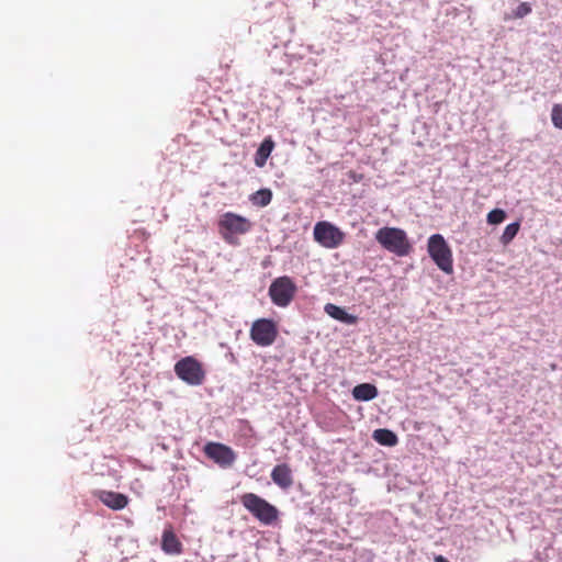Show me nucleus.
Here are the masks:
<instances>
[{"mask_svg": "<svg viewBox=\"0 0 562 562\" xmlns=\"http://www.w3.org/2000/svg\"><path fill=\"white\" fill-rule=\"evenodd\" d=\"M272 481L281 488L286 490L293 484V476L291 468L285 464H278L271 472Z\"/></svg>", "mask_w": 562, "mask_h": 562, "instance_id": "obj_12", "label": "nucleus"}, {"mask_svg": "<svg viewBox=\"0 0 562 562\" xmlns=\"http://www.w3.org/2000/svg\"><path fill=\"white\" fill-rule=\"evenodd\" d=\"M506 218V212L502 209H494L487 214V223L491 225H497L504 222Z\"/></svg>", "mask_w": 562, "mask_h": 562, "instance_id": "obj_19", "label": "nucleus"}, {"mask_svg": "<svg viewBox=\"0 0 562 562\" xmlns=\"http://www.w3.org/2000/svg\"><path fill=\"white\" fill-rule=\"evenodd\" d=\"M551 121L554 127L562 130V104H553L551 111Z\"/></svg>", "mask_w": 562, "mask_h": 562, "instance_id": "obj_20", "label": "nucleus"}, {"mask_svg": "<svg viewBox=\"0 0 562 562\" xmlns=\"http://www.w3.org/2000/svg\"><path fill=\"white\" fill-rule=\"evenodd\" d=\"M251 203L258 207L267 206L272 200V191L270 189H260L249 196Z\"/></svg>", "mask_w": 562, "mask_h": 562, "instance_id": "obj_17", "label": "nucleus"}, {"mask_svg": "<svg viewBox=\"0 0 562 562\" xmlns=\"http://www.w3.org/2000/svg\"><path fill=\"white\" fill-rule=\"evenodd\" d=\"M372 437L382 446L393 447L397 443V436L392 430L385 428L374 430Z\"/></svg>", "mask_w": 562, "mask_h": 562, "instance_id": "obj_16", "label": "nucleus"}, {"mask_svg": "<svg viewBox=\"0 0 562 562\" xmlns=\"http://www.w3.org/2000/svg\"><path fill=\"white\" fill-rule=\"evenodd\" d=\"M313 236L322 247L335 249L339 247L345 239V233L330 222L321 221L314 226Z\"/></svg>", "mask_w": 562, "mask_h": 562, "instance_id": "obj_5", "label": "nucleus"}, {"mask_svg": "<svg viewBox=\"0 0 562 562\" xmlns=\"http://www.w3.org/2000/svg\"><path fill=\"white\" fill-rule=\"evenodd\" d=\"M161 550L166 554L170 555H179L183 551V546L181 541L176 536L171 526H168L164 529L161 536Z\"/></svg>", "mask_w": 562, "mask_h": 562, "instance_id": "obj_11", "label": "nucleus"}, {"mask_svg": "<svg viewBox=\"0 0 562 562\" xmlns=\"http://www.w3.org/2000/svg\"><path fill=\"white\" fill-rule=\"evenodd\" d=\"M175 373L189 385H201L205 380V371L202 363L192 356H187L177 361Z\"/></svg>", "mask_w": 562, "mask_h": 562, "instance_id": "obj_4", "label": "nucleus"}, {"mask_svg": "<svg viewBox=\"0 0 562 562\" xmlns=\"http://www.w3.org/2000/svg\"><path fill=\"white\" fill-rule=\"evenodd\" d=\"M248 510L263 525H271L278 518V509L252 493H248Z\"/></svg>", "mask_w": 562, "mask_h": 562, "instance_id": "obj_7", "label": "nucleus"}, {"mask_svg": "<svg viewBox=\"0 0 562 562\" xmlns=\"http://www.w3.org/2000/svg\"><path fill=\"white\" fill-rule=\"evenodd\" d=\"M325 312L330 317L346 324H355L357 322V317L355 315L348 314L344 308L331 303L325 305Z\"/></svg>", "mask_w": 562, "mask_h": 562, "instance_id": "obj_15", "label": "nucleus"}, {"mask_svg": "<svg viewBox=\"0 0 562 562\" xmlns=\"http://www.w3.org/2000/svg\"><path fill=\"white\" fill-rule=\"evenodd\" d=\"M531 5L528 2H521L514 11V19H522L531 12Z\"/></svg>", "mask_w": 562, "mask_h": 562, "instance_id": "obj_21", "label": "nucleus"}, {"mask_svg": "<svg viewBox=\"0 0 562 562\" xmlns=\"http://www.w3.org/2000/svg\"><path fill=\"white\" fill-rule=\"evenodd\" d=\"M203 450L209 459L213 460L222 468L232 465L235 460L233 450L223 443L207 442Z\"/></svg>", "mask_w": 562, "mask_h": 562, "instance_id": "obj_9", "label": "nucleus"}, {"mask_svg": "<svg viewBox=\"0 0 562 562\" xmlns=\"http://www.w3.org/2000/svg\"><path fill=\"white\" fill-rule=\"evenodd\" d=\"M375 240L398 257L407 256L412 250L407 234L402 228L382 227L375 233Z\"/></svg>", "mask_w": 562, "mask_h": 562, "instance_id": "obj_1", "label": "nucleus"}, {"mask_svg": "<svg viewBox=\"0 0 562 562\" xmlns=\"http://www.w3.org/2000/svg\"><path fill=\"white\" fill-rule=\"evenodd\" d=\"M279 334L278 324L269 318H260L252 323L250 337L260 347L271 346Z\"/></svg>", "mask_w": 562, "mask_h": 562, "instance_id": "obj_6", "label": "nucleus"}, {"mask_svg": "<svg viewBox=\"0 0 562 562\" xmlns=\"http://www.w3.org/2000/svg\"><path fill=\"white\" fill-rule=\"evenodd\" d=\"M296 292V284L288 276H282L274 279L269 286V296L272 303L279 307L289 306L293 301Z\"/></svg>", "mask_w": 562, "mask_h": 562, "instance_id": "obj_3", "label": "nucleus"}, {"mask_svg": "<svg viewBox=\"0 0 562 562\" xmlns=\"http://www.w3.org/2000/svg\"><path fill=\"white\" fill-rule=\"evenodd\" d=\"M352 396L357 401H371L378 396V389L371 383H361L353 387Z\"/></svg>", "mask_w": 562, "mask_h": 562, "instance_id": "obj_13", "label": "nucleus"}, {"mask_svg": "<svg viewBox=\"0 0 562 562\" xmlns=\"http://www.w3.org/2000/svg\"><path fill=\"white\" fill-rule=\"evenodd\" d=\"M246 220L233 213H226L220 221V232L231 244L236 243V237L245 232Z\"/></svg>", "mask_w": 562, "mask_h": 562, "instance_id": "obj_8", "label": "nucleus"}, {"mask_svg": "<svg viewBox=\"0 0 562 562\" xmlns=\"http://www.w3.org/2000/svg\"><path fill=\"white\" fill-rule=\"evenodd\" d=\"M435 562H449V561L442 555H437L435 558Z\"/></svg>", "mask_w": 562, "mask_h": 562, "instance_id": "obj_22", "label": "nucleus"}, {"mask_svg": "<svg viewBox=\"0 0 562 562\" xmlns=\"http://www.w3.org/2000/svg\"><path fill=\"white\" fill-rule=\"evenodd\" d=\"M427 250L440 270L448 274L453 272L452 250L442 235H431L428 238Z\"/></svg>", "mask_w": 562, "mask_h": 562, "instance_id": "obj_2", "label": "nucleus"}, {"mask_svg": "<svg viewBox=\"0 0 562 562\" xmlns=\"http://www.w3.org/2000/svg\"><path fill=\"white\" fill-rule=\"evenodd\" d=\"M274 148V142L271 137H267L263 139V142L260 144L259 148L256 151L255 155V164L258 167H263L267 162V159L271 155V151Z\"/></svg>", "mask_w": 562, "mask_h": 562, "instance_id": "obj_14", "label": "nucleus"}, {"mask_svg": "<svg viewBox=\"0 0 562 562\" xmlns=\"http://www.w3.org/2000/svg\"><path fill=\"white\" fill-rule=\"evenodd\" d=\"M98 499L113 510H121L128 504V497L122 493L101 490L95 493Z\"/></svg>", "mask_w": 562, "mask_h": 562, "instance_id": "obj_10", "label": "nucleus"}, {"mask_svg": "<svg viewBox=\"0 0 562 562\" xmlns=\"http://www.w3.org/2000/svg\"><path fill=\"white\" fill-rule=\"evenodd\" d=\"M519 228L520 224L518 222L508 224L501 236V243L504 246L508 245L516 237V235L519 232Z\"/></svg>", "mask_w": 562, "mask_h": 562, "instance_id": "obj_18", "label": "nucleus"}, {"mask_svg": "<svg viewBox=\"0 0 562 562\" xmlns=\"http://www.w3.org/2000/svg\"><path fill=\"white\" fill-rule=\"evenodd\" d=\"M241 502L246 505V496H241Z\"/></svg>", "mask_w": 562, "mask_h": 562, "instance_id": "obj_23", "label": "nucleus"}]
</instances>
